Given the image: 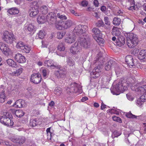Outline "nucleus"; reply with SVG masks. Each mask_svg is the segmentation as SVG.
Returning a JSON list of instances; mask_svg holds the SVG:
<instances>
[{
	"label": "nucleus",
	"instance_id": "4468645a",
	"mask_svg": "<svg viewBox=\"0 0 146 146\" xmlns=\"http://www.w3.org/2000/svg\"><path fill=\"white\" fill-rule=\"evenodd\" d=\"M126 62L129 66L132 67H135V61L133 60V57L130 55H127L125 58Z\"/></svg>",
	"mask_w": 146,
	"mask_h": 146
},
{
	"label": "nucleus",
	"instance_id": "412c9836",
	"mask_svg": "<svg viewBox=\"0 0 146 146\" xmlns=\"http://www.w3.org/2000/svg\"><path fill=\"white\" fill-rule=\"evenodd\" d=\"M44 63L45 64H47V66L50 67L52 69L56 68H59L57 64L56 63H54L53 61L51 60H46Z\"/></svg>",
	"mask_w": 146,
	"mask_h": 146
},
{
	"label": "nucleus",
	"instance_id": "20e7f679",
	"mask_svg": "<svg viewBox=\"0 0 146 146\" xmlns=\"http://www.w3.org/2000/svg\"><path fill=\"white\" fill-rule=\"evenodd\" d=\"M2 38L4 41L10 44L12 43L13 41L16 40L13 34L7 31L3 32Z\"/></svg>",
	"mask_w": 146,
	"mask_h": 146
},
{
	"label": "nucleus",
	"instance_id": "a211bd4d",
	"mask_svg": "<svg viewBox=\"0 0 146 146\" xmlns=\"http://www.w3.org/2000/svg\"><path fill=\"white\" fill-rule=\"evenodd\" d=\"M125 38L122 36L120 35L117 37L116 44L119 46H123L125 43Z\"/></svg>",
	"mask_w": 146,
	"mask_h": 146
},
{
	"label": "nucleus",
	"instance_id": "79ce46f5",
	"mask_svg": "<svg viewBox=\"0 0 146 146\" xmlns=\"http://www.w3.org/2000/svg\"><path fill=\"white\" fill-rule=\"evenodd\" d=\"M125 115L128 118H136L137 117L135 115H133L130 111L126 113Z\"/></svg>",
	"mask_w": 146,
	"mask_h": 146
},
{
	"label": "nucleus",
	"instance_id": "58836bf2",
	"mask_svg": "<svg viewBox=\"0 0 146 146\" xmlns=\"http://www.w3.org/2000/svg\"><path fill=\"white\" fill-rule=\"evenodd\" d=\"M54 92L56 94L59 96L61 93L62 90L60 87H57L55 89Z\"/></svg>",
	"mask_w": 146,
	"mask_h": 146
},
{
	"label": "nucleus",
	"instance_id": "cd10ccee",
	"mask_svg": "<svg viewBox=\"0 0 146 146\" xmlns=\"http://www.w3.org/2000/svg\"><path fill=\"white\" fill-rule=\"evenodd\" d=\"M111 33L113 35L117 37L120 36L121 33L118 28L114 26L112 28Z\"/></svg>",
	"mask_w": 146,
	"mask_h": 146
},
{
	"label": "nucleus",
	"instance_id": "3c124183",
	"mask_svg": "<svg viewBox=\"0 0 146 146\" xmlns=\"http://www.w3.org/2000/svg\"><path fill=\"white\" fill-rule=\"evenodd\" d=\"M109 18L108 17H104V21L105 24L109 26L110 25V23L109 21Z\"/></svg>",
	"mask_w": 146,
	"mask_h": 146
},
{
	"label": "nucleus",
	"instance_id": "49530a36",
	"mask_svg": "<svg viewBox=\"0 0 146 146\" xmlns=\"http://www.w3.org/2000/svg\"><path fill=\"white\" fill-rule=\"evenodd\" d=\"M112 119L113 121L119 122L121 123L122 122L121 119L118 117L114 116L112 117Z\"/></svg>",
	"mask_w": 146,
	"mask_h": 146
},
{
	"label": "nucleus",
	"instance_id": "f704fd0d",
	"mask_svg": "<svg viewBox=\"0 0 146 146\" xmlns=\"http://www.w3.org/2000/svg\"><path fill=\"white\" fill-rule=\"evenodd\" d=\"M66 62L68 65L70 66H73L74 64V62L71 58H68Z\"/></svg>",
	"mask_w": 146,
	"mask_h": 146
},
{
	"label": "nucleus",
	"instance_id": "f257e3e1",
	"mask_svg": "<svg viewBox=\"0 0 146 146\" xmlns=\"http://www.w3.org/2000/svg\"><path fill=\"white\" fill-rule=\"evenodd\" d=\"M104 62V58L103 56L102 53L100 52L97 54L93 62L94 64H96V65H98L93 70L91 73V76L92 78H97L100 76L101 68Z\"/></svg>",
	"mask_w": 146,
	"mask_h": 146
},
{
	"label": "nucleus",
	"instance_id": "2f4dec72",
	"mask_svg": "<svg viewBox=\"0 0 146 146\" xmlns=\"http://www.w3.org/2000/svg\"><path fill=\"white\" fill-rule=\"evenodd\" d=\"M38 23H43L46 21V19L44 16H39L37 19Z\"/></svg>",
	"mask_w": 146,
	"mask_h": 146
},
{
	"label": "nucleus",
	"instance_id": "b1692460",
	"mask_svg": "<svg viewBox=\"0 0 146 146\" xmlns=\"http://www.w3.org/2000/svg\"><path fill=\"white\" fill-rule=\"evenodd\" d=\"M146 57V50H141L138 54V58L140 60H145Z\"/></svg>",
	"mask_w": 146,
	"mask_h": 146
},
{
	"label": "nucleus",
	"instance_id": "72a5a7b5",
	"mask_svg": "<svg viewBox=\"0 0 146 146\" xmlns=\"http://www.w3.org/2000/svg\"><path fill=\"white\" fill-rule=\"evenodd\" d=\"M31 50V48L30 46L28 45H25L23 48L22 50L23 52H25L26 53H28L30 52Z\"/></svg>",
	"mask_w": 146,
	"mask_h": 146
},
{
	"label": "nucleus",
	"instance_id": "f8f14e48",
	"mask_svg": "<svg viewBox=\"0 0 146 146\" xmlns=\"http://www.w3.org/2000/svg\"><path fill=\"white\" fill-rule=\"evenodd\" d=\"M41 78V75L39 73L34 74L31 75L30 80L34 83L37 84L40 82Z\"/></svg>",
	"mask_w": 146,
	"mask_h": 146
},
{
	"label": "nucleus",
	"instance_id": "4c0bfd02",
	"mask_svg": "<svg viewBox=\"0 0 146 146\" xmlns=\"http://www.w3.org/2000/svg\"><path fill=\"white\" fill-rule=\"evenodd\" d=\"M92 32L97 36H99L101 33L100 31L98 28H94L92 30Z\"/></svg>",
	"mask_w": 146,
	"mask_h": 146
},
{
	"label": "nucleus",
	"instance_id": "1a4fd4ad",
	"mask_svg": "<svg viewBox=\"0 0 146 146\" xmlns=\"http://www.w3.org/2000/svg\"><path fill=\"white\" fill-rule=\"evenodd\" d=\"M0 49L6 56H8L12 54V52L8 46L1 42H0Z\"/></svg>",
	"mask_w": 146,
	"mask_h": 146
},
{
	"label": "nucleus",
	"instance_id": "37998d69",
	"mask_svg": "<svg viewBox=\"0 0 146 146\" xmlns=\"http://www.w3.org/2000/svg\"><path fill=\"white\" fill-rule=\"evenodd\" d=\"M65 47L64 44L62 43H60L58 46V50L60 51H64L65 50Z\"/></svg>",
	"mask_w": 146,
	"mask_h": 146
},
{
	"label": "nucleus",
	"instance_id": "c85d7f7f",
	"mask_svg": "<svg viewBox=\"0 0 146 146\" xmlns=\"http://www.w3.org/2000/svg\"><path fill=\"white\" fill-rule=\"evenodd\" d=\"M138 94L146 92V85H143L139 87L136 90Z\"/></svg>",
	"mask_w": 146,
	"mask_h": 146
},
{
	"label": "nucleus",
	"instance_id": "f03ea898",
	"mask_svg": "<svg viewBox=\"0 0 146 146\" xmlns=\"http://www.w3.org/2000/svg\"><path fill=\"white\" fill-rule=\"evenodd\" d=\"M128 46L132 48L138 44L139 40L137 36L132 33H128L125 35Z\"/></svg>",
	"mask_w": 146,
	"mask_h": 146
},
{
	"label": "nucleus",
	"instance_id": "e433bc0d",
	"mask_svg": "<svg viewBox=\"0 0 146 146\" xmlns=\"http://www.w3.org/2000/svg\"><path fill=\"white\" fill-rule=\"evenodd\" d=\"M25 45V44L23 42L20 41L17 43L16 46L17 48L21 49L22 50L23 48Z\"/></svg>",
	"mask_w": 146,
	"mask_h": 146
},
{
	"label": "nucleus",
	"instance_id": "9d476101",
	"mask_svg": "<svg viewBox=\"0 0 146 146\" xmlns=\"http://www.w3.org/2000/svg\"><path fill=\"white\" fill-rule=\"evenodd\" d=\"M72 25V21L70 20H68L66 21L63 24L61 25L60 23L58 22L56 24V27L58 30H61L62 28L67 29L70 27Z\"/></svg>",
	"mask_w": 146,
	"mask_h": 146
},
{
	"label": "nucleus",
	"instance_id": "f3484780",
	"mask_svg": "<svg viewBox=\"0 0 146 146\" xmlns=\"http://www.w3.org/2000/svg\"><path fill=\"white\" fill-rule=\"evenodd\" d=\"M66 73L65 71L60 69L54 72L55 76L58 78H64L65 77Z\"/></svg>",
	"mask_w": 146,
	"mask_h": 146
},
{
	"label": "nucleus",
	"instance_id": "e2e57ef3",
	"mask_svg": "<svg viewBox=\"0 0 146 146\" xmlns=\"http://www.w3.org/2000/svg\"><path fill=\"white\" fill-rule=\"evenodd\" d=\"M23 0H14L15 3L17 5H19Z\"/></svg>",
	"mask_w": 146,
	"mask_h": 146
},
{
	"label": "nucleus",
	"instance_id": "052dcab7",
	"mask_svg": "<svg viewBox=\"0 0 146 146\" xmlns=\"http://www.w3.org/2000/svg\"><path fill=\"white\" fill-rule=\"evenodd\" d=\"M42 74L44 77L46 76L47 73L48 72V70L45 69L43 70H42Z\"/></svg>",
	"mask_w": 146,
	"mask_h": 146
},
{
	"label": "nucleus",
	"instance_id": "680f3d73",
	"mask_svg": "<svg viewBox=\"0 0 146 146\" xmlns=\"http://www.w3.org/2000/svg\"><path fill=\"white\" fill-rule=\"evenodd\" d=\"M94 5L96 7H98L99 5V3L97 0H94Z\"/></svg>",
	"mask_w": 146,
	"mask_h": 146
},
{
	"label": "nucleus",
	"instance_id": "ea45409f",
	"mask_svg": "<svg viewBox=\"0 0 146 146\" xmlns=\"http://www.w3.org/2000/svg\"><path fill=\"white\" fill-rule=\"evenodd\" d=\"M5 93L4 92H2L0 95V102L3 103L5 102L6 97L5 95Z\"/></svg>",
	"mask_w": 146,
	"mask_h": 146
},
{
	"label": "nucleus",
	"instance_id": "603ef678",
	"mask_svg": "<svg viewBox=\"0 0 146 146\" xmlns=\"http://www.w3.org/2000/svg\"><path fill=\"white\" fill-rule=\"evenodd\" d=\"M57 17L62 19H66L67 17L65 15H61L60 13H58L57 15Z\"/></svg>",
	"mask_w": 146,
	"mask_h": 146
},
{
	"label": "nucleus",
	"instance_id": "a19ab883",
	"mask_svg": "<svg viewBox=\"0 0 146 146\" xmlns=\"http://www.w3.org/2000/svg\"><path fill=\"white\" fill-rule=\"evenodd\" d=\"M41 10L42 13L45 14L48 12V9L46 6L43 5L41 8Z\"/></svg>",
	"mask_w": 146,
	"mask_h": 146
},
{
	"label": "nucleus",
	"instance_id": "9b49d317",
	"mask_svg": "<svg viewBox=\"0 0 146 146\" xmlns=\"http://www.w3.org/2000/svg\"><path fill=\"white\" fill-rule=\"evenodd\" d=\"M77 41L81 47H82L85 48H88L90 46V42L87 40L85 38H80Z\"/></svg>",
	"mask_w": 146,
	"mask_h": 146
},
{
	"label": "nucleus",
	"instance_id": "5fc2aeb1",
	"mask_svg": "<svg viewBox=\"0 0 146 146\" xmlns=\"http://www.w3.org/2000/svg\"><path fill=\"white\" fill-rule=\"evenodd\" d=\"M37 124L36 119H34L31 121L30 125L31 126L34 127Z\"/></svg>",
	"mask_w": 146,
	"mask_h": 146
},
{
	"label": "nucleus",
	"instance_id": "aec40b11",
	"mask_svg": "<svg viewBox=\"0 0 146 146\" xmlns=\"http://www.w3.org/2000/svg\"><path fill=\"white\" fill-rule=\"evenodd\" d=\"M76 38L75 35H69L65 38V41L68 43L71 44L75 41Z\"/></svg>",
	"mask_w": 146,
	"mask_h": 146
},
{
	"label": "nucleus",
	"instance_id": "5701e85b",
	"mask_svg": "<svg viewBox=\"0 0 146 146\" xmlns=\"http://www.w3.org/2000/svg\"><path fill=\"white\" fill-rule=\"evenodd\" d=\"M7 12L10 15H15L19 13V10L17 7H13L9 9Z\"/></svg>",
	"mask_w": 146,
	"mask_h": 146
},
{
	"label": "nucleus",
	"instance_id": "09e8293b",
	"mask_svg": "<svg viewBox=\"0 0 146 146\" xmlns=\"http://www.w3.org/2000/svg\"><path fill=\"white\" fill-rule=\"evenodd\" d=\"M121 134V133H120L117 131H115L113 133L112 135V137L113 136L114 137H117L118 136H119Z\"/></svg>",
	"mask_w": 146,
	"mask_h": 146
},
{
	"label": "nucleus",
	"instance_id": "39448f33",
	"mask_svg": "<svg viewBox=\"0 0 146 146\" xmlns=\"http://www.w3.org/2000/svg\"><path fill=\"white\" fill-rule=\"evenodd\" d=\"M67 92L70 93L71 92L76 93L78 92H82V88L80 84L74 82L71 83L66 90Z\"/></svg>",
	"mask_w": 146,
	"mask_h": 146
},
{
	"label": "nucleus",
	"instance_id": "864d4df0",
	"mask_svg": "<svg viewBox=\"0 0 146 146\" xmlns=\"http://www.w3.org/2000/svg\"><path fill=\"white\" fill-rule=\"evenodd\" d=\"M142 99L141 98L137 100L136 103L139 106H141L142 104L143 103L145 102V101H142Z\"/></svg>",
	"mask_w": 146,
	"mask_h": 146
},
{
	"label": "nucleus",
	"instance_id": "6e6d98bb",
	"mask_svg": "<svg viewBox=\"0 0 146 146\" xmlns=\"http://www.w3.org/2000/svg\"><path fill=\"white\" fill-rule=\"evenodd\" d=\"M141 99H142V101H146V92L143 93V94L142 95L141 97Z\"/></svg>",
	"mask_w": 146,
	"mask_h": 146
},
{
	"label": "nucleus",
	"instance_id": "bf43d9fd",
	"mask_svg": "<svg viewBox=\"0 0 146 146\" xmlns=\"http://www.w3.org/2000/svg\"><path fill=\"white\" fill-rule=\"evenodd\" d=\"M71 12L76 16H79L80 14L78 13L77 12H76L75 11L73 10H70Z\"/></svg>",
	"mask_w": 146,
	"mask_h": 146
},
{
	"label": "nucleus",
	"instance_id": "dca6fc26",
	"mask_svg": "<svg viewBox=\"0 0 146 146\" xmlns=\"http://www.w3.org/2000/svg\"><path fill=\"white\" fill-rule=\"evenodd\" d=\"M15 60L19 63H23L26 61V58L21 54L19 53L16 54L15 56Z\"/></svg>",
	"mask_w": 146,
	"mask_h": 146
},
{
	"label": "nucleus",
	"instance_id": "a878e982",
	"mask_svg": "<svg viewBox=\"0 0 146 146\" xmlns=\"http://www.w3.org/2000/svg\"><path fill=\"white\" fill-rule=\"evenodd\" d=\"M16 107L19 108H21L25 106V101L22 100H17L15 103Z\"/></svg>",
	"mask_w": 146,
	"mask_h": 146
},
{
	"label": "nucleus",
	"instance_id": "ddd939ff",
	"mask_svg": "<svg viewBox=\"0 0 146 146\" xmlns=\"http://www.w3.org/2000/svg\"><path fill=\"white\" fill-rule=\"evenodd\" d=\"M46 21L49 22L51 24H55V26L56 24L58 23L56 21V17L54 16L53 13L52 12H50L46 16Z\"/></svg>",
	"mask_w": 146,
	"mask_h": 146
},
{
	"label": "nucleus",
	"instance_id": "4be33fe9",
	"mask_svg": "<svg viewBox=\"0 0 146 146\" xmlns=\"http://www.w3.org/2000/svg\"><path fill=\"white\" fill-rule=\"evenodd\" d=\"M10 111L13 114H15L17 117H19L23 116L25 114L24 112L21 110H15L12 109Z\"/></svg>",
	"mask_w": 146,
	"mask_h": 146
},
{
	"label": "nucleus",
	"instance_id": "c9c22d12",
	"mask_svg": "<svg viewBox=\"0 0 146 146\" xmlns=\"http://www.w3.org/2000/svg\"><path fill=\"white\" fill-rule=\"evenodd\" d=\"M94 39L100 45L103 44L104 42V40L102 38L97 36H96L94 38Z\"/></svg>",
	"mask_w": 146,
	"mask_h": 146
},
{
	"label": "nucleus",
	"instance_id": "473e14b6",
	"mask_svg": "<svg viewBox=\"0 0 146 146\" xmlns=\"http://www.w3.org/2000/svg\"><path fill=\"white\" fill-rule=\"evenodd\" d=\"M23 69L21 68H19L16 71L12 73V76H17L20 75L22 72Z\"/></svg>",
	"mask_w": 146,
	"mask_h": 146
},
{
	"label": "nucleus",
	"instance_id": "6ab92c4d",
	"mask_svg": "<svg viewBox=\"0 0 146 146\" xmlns=\"http://www.w3.org/2000/svg\"><path fill=\"white\" fill-rule=\"evenodd\" d=\"M12 141L14 143H18L19 144L24 143L25 141V139L24 137H19L13 138Z\"/></svg>",
	"mask_w": 146,
	"mask_h": 146
},
{
	"label": "nucleus",
	"instance_id": "7c9ffc66",
	"mask_svg": "<svg viewBox=\"0 0 146 146\" xmlns=\"http://www.w3.org/2000/svg\"><path fill=\"white\" fill-rule=\"evenodd\" d=\"M7 62L9 66L12 67L16 68L18 66L16 62L11 59H10L7 60Z\"/></svg>",
	"mask_w": 146,
	"mask_h": 146
},
{
	"label": "nucleus",
	"instance_id": "0eeeda50",
	"mask_svg": "<svg viewBox=\"0 0 146 146\" xmlns=\"http://www.w3.org/2000/svg\"><path fill=\"white\" fill-rule=\"evenodd\" d=\"M87 29L86 26L80 25L75 28L74 32L77 35H83V36H84V34L87 31Z\"/></svg>",
	"mask_w": 146,
	"mask_h": 146
},
{
	"label": "nucleus",
	"instance_id": "7ed1b4c3",
	"mask_svg": "<svg viewBox=\"0 0 146 146\" xmlns=\"http://www.w3.org/2000/svg\"><path fill=\"white\" fill-rule=\"evenodd\" d=\"M12 117L11 114L9 112H7L5 114L1 116L0 120L2 124L8 126H11L13 124V122L11 119Z\"/></svg>",
	"mask_w": 146,
	"mask_h": 146
},
{
	"label": "nucleus",
	"instance_id": "bb28decb",
	"mask_svg": "<svg viewBox=\"0 0 146 146\" xmlns=\"http://www.w3.org/2000/svg\"><path fill=\"white\" fill-rule=\"evenodd\" d=\"M115 64V62L113 60H110L108 61L106 64L105 66V69L106 70H109Z\"/></svg>",
	"mask_w": 146,
	"mask_h": 146
},
{
	"label": "nucleus",
	"instance_id": "4d7b16f0",
	"mask_svg": "<svg viewBox=\"0 0 146 146\" xmlns=\"http://www.w3.org/2000/svg\"><path fill=\"white\" fill-rule=\"evenodd\" d=\"M108 76H106V79L108 82L110 81V79L111 78V76L112 75V73L111 72H110L109 73V75H108Z\"/></svg>",
	"mask_w": 146,
	"mask_h": 146
},
{
	"label": "nucleus",
	"instance_id": "c756f323",
	"mask_svg": "<svg viewBox=\"0 0 146 146\" xmlns=\"http://www.w3.org/2000/svg\"><path fill=\"white\" fill-rule=\"evenodd\" d=\"M121 21V20L120 18L115 17L113 19V23L115 26H117L120 24Z\"/></svg>",
	"mask_w": 146,
	"mask_h": 146
},
{
	"label": "nucleus",
	"instance_id": "13d9d810",
	"mask_svg": "<svg viewBox=\"0 0 146 146\" xmlns=\"http://www.w3.org/2000/svg\"><path fill=\"white\" fill-rule=\"evenodd\" d=\"M81 5L83 7H86L88 5V2L86 1H83L82 2Z\"/></svg>",
	"mask_w": 146,
	"mask_h": 146
},
{
	"label": "nucleus",
	"instance_id": "2eb2a0df",
	"mask_svg": "<svg viewBox=\"0 0 146 146\" xmlns=\"http://www.w3.org/2000/svg\"><path fill=\"white\" fill-rule=\"evenodd\" d=\"M30 16L32 17H35L38 13V6L37 3L32 7L30 9Z\"/></svg>",
	"mask_w": 146,
	"mask_h": 146
},
{
	"label": "nucleus",
	"instance_id": "0e129e2a",
	"mask_svg": "<svg viewBox=\"0 0 146 146\" xmlns=\"http://www.w3.org/2000/svg\"><path fill=\"white\" fill-rule=\"evenodd\" d=\"M47 139H51V133H47Z\"/></svg>",
	"mask_w": 146,
	"mask_h": 146
},
{
	"label": "nucleus",
	"instance_id": "8fccbe9b",
	"mask_svg": "<svg viewBox=\"0 0 146 146\" xmlns=\"http://www.w3.org/2000/svg\"><path fill=\"white\" fill-rule=\"evenodd\" d=\"M126 96L127 99L130 101H133L134 99L133 96L131 94L129 93L126 94Z\"/></svg>",
	"mask_w": 146,
	"mask_h": 146
},
{
	"label": "nucleus",
	"instance_id": "423d86ee",
	"mask_svg": "<svg viewBox=\"0 0 146 146\" xmlns=\"http://www.w3.org/2000/svg\"><path fill=\"white\" fill-rule=\"evenodd\" d=\"M127 82V81L124 79H121L118 84L115 86L117 91H123L127 90V87L130 84L129 82Z\"/></svg>",
	"mask_w": 146,
	"mask_h": 146
},
{
	"label": "nucleus",
	"instance_id": "774afa93",
	"mask_svg": "<svg viewBox=\"0 0 146 146\" xmlns=\"http://www.w3.org/2000/svg\"><path fill=\"white\" fill-rule=\"evenodd\" d=\"M128 9L130 10H135V6L133 5L130 6L128 8Z\"/></svg>",
	"mask_w": 146,
	"mask_h": 146
},
{
	"label": "nucleus",
	"instance_id": "69168bd1",
	"mask_svg": "<svg viewBox=\"0 0 146 146\" xmlns=\"http://www.w3.org/2000/svg\"><path fill=\"white\" fill-rule=\"evenodd\" d=\"M106 108V105L104 104V103L102 102V103L101 106V109L103 110L104 109Z\"/></svg>",
	"mask_w": 146,
	"mask_h": 146
},
{
	"label": "nucleus",
	"instance_id": "a18cd8bd",
	"mask_svg": "<svg viewBox=\"0 0 146 146\" xmlns=\"http://www.w3.org/2000/svg\"><path fill=\"white\" fill-rule=\"evenodd\" d=\"M45 32L44 31H40L38 33V36L40 38H43L45 36Z\"/></svg>",
	"mask_w": 146,
	"mask_h": 146
},
{
	"label": "nucleus",
	"instance_id": "de8ad7c7",
	"mask_svg": "<svg viewBox=\"0 0 146 146\" xmlns=\"http://www.w3.org/2000/svg\"><path fill=\"white\" fill-rule=\"evenodd\" d=\"M65 34V33L58 32L57 33V37L58 39H61Z\"/></svg>",
	"mask_w": 146,
	"mask_h": 146
},
{
	"label": "nucleus",
	"instance_id": "338daca9",
	"mask_svg": "<svg viewBox=\"0 0 146 146\" xmlns=\"http://www.w3.org/2000/svg\"><path fill=\"white\" fill-rule=\"evenodd\" d=\"M120 71L121 70L119 68L116 69L115 70V72L116 74L117 75H119L120 74Z\"/></svg>",
	"mask_w": 146,
	"mask_h": 146
},
{
	"label": "nucleus",
	"instance_id": "393cba45",
	"mask_svg": "<svg viewBox=\"0 0 146 146\" xmlns=\"http://www.w3.org/2000/svg\"><path fill=\"white\" fill-rule=\"evenodd\" d=\"M25 29L29 32L34 33L35 31L36 28L32 24H30L25 26Z\"/></svg>",
	"mask_w": 146,
	"mask_h": 146
},
{
	"label": "nucleus",
	"instance_id": "c03bdc74",
	"mask_svg": "<svg viewBox=\"0 0 146 146\" xmlns=\"http://www.w3.org/2000/svg\"><path fill=\"white\" fill-rule=\"evenodd\" d=\"M96 25L98 27H103L104 26V24L102 20H100L96 23Z\"/></svg>",
	"mask_w": 146,
	"mask_h": 146
},
{
	"label": "nucleus",
	"instance_id": "6e6552de",
	"mask_svg": "<svg viewBox=\"0 0 146 146\" xmlns=\"http://www.w3.org/2000/svg\"><path fill=\"white\" fill-rule=\"evenodd\" d=\"M81 47L79 45L77 41L71 47L70 51L73 55H76L79 54L81 51Z\"/></svg>",
	"mask_w": 146,
	"mask_h": 146
}]
</instances>
